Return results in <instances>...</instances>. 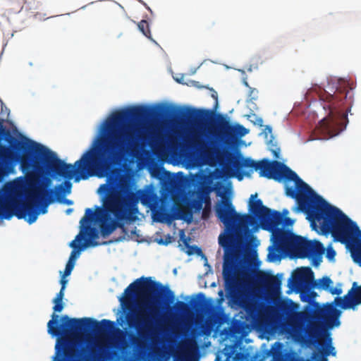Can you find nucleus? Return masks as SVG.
Instances as JSON below:
<instances>
[{
    "label": "nucleus",
    "mask_w": 361,
    "mask_h": 361,
    "mask_svg": "<svg viewBox=\"0 0 361 361\" xmlns=\"http://www.w3.org/2000/svg\"><path fill=\"white\" fill-rule=\"evenodd\" d=\"M140 1L141 3H142V4H143V5H144V6H145L148 10H150L149 7H148L145 3H144V2H143V1H142L141 0H140Z\"/></svg>",
    "instance_id": "obj_50"
},
{
    "label": "nucleus",
    "mask_w": 361,
    "mask_h": 361,
    "mask_svg": "<svg viewBox=\"0 0 361 361\" xmlns=\"http://www.w3.org/2000/svg\"><path fill=\"white\" fill-rule=\"evenodd\" d=\"M259 338H262V339H264V338H270V337H269V336H264V335H262V334H260V335H259Z\"/></svg>",
    "instance_id": "obj_44"
},
{
    "label": "nucleus",
    "mask_w": 361,
    "mask_h": 361,
    "mask_svg": "<svg viewBox=\"0 0 361 361\" xmlns=\"http://www.w3.org/2000/svg\"><path fill=\"white\" fill-rule=\"evenodd\" d=\"M72 184L68 180H65L62 184L56 187L57 192L55 191L56 196L61 193L68 194L71 192Z\"/></svg>",
    "instance_id": "obj_27"
},
{
    "label": "nucleus",
    "mask_w": 361,
    "mask_h": 361,
    "mask_svg": "<svg viewBox=\"0 0 361 361\" xmlns=\"http://www.w3.org/2000/svg\"><path fill=\"white\" fill-rule=\"evenodd\" d=\"M209 212H210V204H207V205L206 204V207L203 209V212H202V217L204 219H206L207 217V215Z\"/></svg>",
    "instance_id": "obj_38"
},
{
    "label": "nucleus",
    "mask_w": 361,
    "mask_h": 361,
    "mask_svg": "<svg viewBox=\"0 0 361 361\" xmlns=\"http://www.w3.org/2000/svg\"><path fill=\"white\" fill-rule=\"evenodd\" d=\"M321 101L324 102V109L329 111L327 117L323 118L319 124V128L330 137L337 135L340 130L341 118H347L346 114L339 109L346 106L349 109L353 102V92L348 86H339L331 94L323 90L319 94Z\"/></svg>",
    "instance_id": "obj_9"
},
{
    "label": "nucleus",
    "mask_w": 361,
    "mask_h": 361,
    "mask_svg": "<svg viewBox=\"0 0 361 361\" xmlns=\"http://www.w3.org/2000/svg\"><path fill=\"white\" fill-rule=\"evenodd\" d=\"M268 145L271 148L273 154L276 157H278V154L279 153V148L277 146V142L275 140L274 135H271L269 139H267Z\"/></svg>",
    "instance_id": "obj_28"
},
{
    "label": "nucleus",
    "mask_w": 361,
    "mask_h": 361,
    "mask_svg": "<svg viewBox=\"0 0 361 361\" xmlns=\"http://www.w3.org/2000/svg\"><path fill=\"white\" fill-rule=\"evenodd\" d=\"M64 278H65V277H63V276L62 277V279H61V281H60V283H61V287H63V286H64V289H65V288H66V283H67V282H68V281H67V280H66Z\"/></svg>",
    "instance_id": "obj_42"
},
{
    "label": "nucleus",
    "mask_w": 361,
    "mask_h": 361,
    "mask_svg": "<svg viewBox=\"0 0 361 361\" xmlns=\"http://www.w3.org/2000/svg\"><path fill=\"white\" fill-rule=\"evenodd\" d=\"M54 313L47 323L48 334L56 338H126V331L115 322L92 317L71 318L59 315L64 304L62 300H53Z\"/></svg>",
    "instance_id": "obj_8"
},
{
    "label": "nucleus",
    "mask_w": 361,
    "mask_h": 361,
    "mask_svg": "<svg viewBox=\"0 0 361 361\" xmlns=\"http://www.w3.org/2000/svg\"><path fill=\"white\" fill-rule=\"evenodd\" d=\"M15 200L0 199V219H10L15 216Z\"/></svg>",
    "instance_id": "obj_22"
},
{
    "label": "nucleus",
    "mask_w": 361,
    "mask_h": 361,
    "mask_svg": "<svg viewBox=\"0 0 361 361\" xmlns=\"http://www.w3.org/2000/svg\"><path fill=\"white\" fill-rule=\"evenodd\" d=\"M215 212L226 231L219 237V243L224 250L222 274L225 290L231 298L238 299L250 284L251 275L245 266V244L237 236L253 224L254 217L237 213L231 200L224 196L216 204Z\"/></svg>",
    "instance_id": "obj_3"
},
{
    "label": "nucleus",
    "mask_w": 361,
    "mask_h": 361,
    "mask_svg": "<svg viewBox=\"0 0 361 361\" xmlns=\"http://www.w3.org/2000/svg\"><path fill=\"white\" fill-rule=\"evenodd\" d=\"M264 286L268 292L279 293L281 286V276L277 274L268 276L264 281Z\"/></svg>",
    "instance_id": "obj_23"
},
{
    "label": "nucleus",
    "mask_w": 361,
    "mask_h": 361,
    "mask_svg": "<svg viewBox=\"0 0 361 361\" xmlns=\"http://www.w3.org/2000/svg\"><path fill=\"white\" fill-rule=\"evenodd\" d=\"M216 118L217 130H209V133L215 137V141L212 142L213 147L205 148L204 150L208 158H213L215 156L220 165L237 173L236 177L239 180L243 178V174L240 171L243 168L252 169L259 171L260 176L268 179L278 181L281 180L283 164L267 159L256 161L250 157H243L240 154H235L223 149L221 145L230 147L237 139L247 134L249 130L242 125L231 124L228 118L221 114H217Z\"/></svg>",
    "instance_id": "obj_5"
},
{
    "label": "nucleus",
    "mask_w": 361,
    "mask_h": 361,
    "mask_svg": "<svg viewBox=\"0 0 361 361\" xmlns=\"http://www.w3.org/2000/svg\"><path fill=\"white\" fill-rule=\"evenodd\" d=\"M283 216L277 211L269 209V212H266L262 219L259 221L262 228L269 231L280 228V226L283 224Z\"/></svg>",
    "instance_id": "obj_18"
},
{
    "label": "nucleus",
    "mask_w": 361,
    "mask_h": 361,
    "mask_svg": "<svg viewBox=\"0 0 361 361\" xmlns=\"http://www.w3.org/2000/svg\"><path fill=\"white\" fill-rule=\"evenodd\" d=\"M220 341V343H223L224 341H226L227 340H224V339H222V340H219Z\"/></svg>",
    "instance_id": "obj_55"
},
{
    "label": "nucleus",
    "mask_w": 361,
    "mask_h": 361,
    "mask_svg": "<svg viewBox=\"0 0 361 361\" xmlns=\"http://www.w3.org/2000/svg\"><path fill=\"white\" fill-rule=\"evenodd\" d=\"M290 343L299 344L304 357H298L295 352L286 353L283 361H324L328 356H335L336 351L332 345L333 340H289ZM289 343V342H286Z\"/></svg>",
    "instance_id": "obj_11"
},
{
    "label": "nucleus",
    "mask_w": 361,
    "mask_h": 361,
    "mask_svg": "<svg viewBox=\"0 0 361 361\" xmlns=\"http://www.w3.org/2000/svg\"><path fill=\"white\" fill-rule=\"evenodd\" d=\"M65 202L67 204H71L73 203V202L70 200H66Z\"/></svg>",
    "instance_id": "obj_49"
},
{
    "label": "nucleus",
    "mask_w": 361,
    "mask_h": 361,
    "mask_svg": "<svg viewBox=\"0 0 361 361\" xmlns=\"http://www.w3.org/2000/svg\"><path fill=\"white\" fill-rule=\"evenodd\" d=\"M86 216V212L85 213V216L81 219L80 224L81 227L83 228V235L80 233L78 234L75 240H73L70 246L73 249H78V252H80L84 250L87 247H97L99 245H105L106 242H103L102 243H99L95 240L99 238V231L98 230L91 226V223L92 221H96L98 223L99 226L100 227V223L99 221L96 219L94 216L90 221H82V219Z\"/></svg>",
    "instance_id": "obj_14"
},
{
    "label": "nucleus",
    "mask_w": 361,
    "mask_h": 361,
    "mask_svg": "<svg viewBox=\"0 0 361 361\" xmlns=\"http://www.w3.org/2000/svg\"><path fill=\"white\" fill-rule=\"evenodd\" d=\"M246 317L247 319L251 320L252 322H257L259 317V309L257 304L247 302H245L243 306Z\"/></svg>",
    "instance_id": "obj_24"
},
{
    "label": "nucleus",
    "mask_w": 361,
    "mask_h": 361,
    "mask_svg": "<svg viewBox=\"0 0 361 361\" xmlns=\"http://www.w3.org/2000/svg\"><path fill=\"white\" fill-rule=\"evenodd\" d=\"M247 355L243 353H237L233 359L235 361H245Z\"/></svg>",
    "instance_id": "obj_32"
},
{
    "label": "nucleus",
    "mask_w": 361,
    "mask_h": 361,
    "mask_svg": "<svg viewBox=\"0 0 361 361\" xmlns=\"http://www.w3.org/2000/svg\"><path fill=\"white\" fill-rule=\"evenodd\" d=\"M212 114L213 112L209 109H191L188 111L187 117L189 120H193L197 123H204Z\"/></svg>",
    "instance_id": "obj_21"
},
{
    "label": "nucleus",
    "mask_w": 361,
    "mask_h": 361,
    "mask_svg": "<svg viewBox=\"0 0 361 361\" xmlns=\"http://www.w3.org/2000/svg\"><path fill=\"white\" fill-rule=\"evenodd\" d=\"M296 243L298 247L296 250L298 256L300 258H309L312 259L313 264L318 266L322 262V255L325 248L322 243L318 240H309L302 237Z\"/></svg>",
    "instance_id": "obj_15"
},
{
    "label": "nucleus",
    "mask_w": 361,
    "mask_h": 361,
    "mask_svg": "<svg viewBox=\"0 0 361 361\" xmlns=\"http://www.w3.org/2000/svg\"><path fill=\"white\" fill-rule=\"evenodd\" d=\"M319 284L322 289L329 290L333 284V281L329 276H324L319 279Z\"/></svg>",
    "instance_id": "obj_29"
},
{
    "label": "nucleus",
    "mask_w": 361,
    "mask_h": 361,
    "mask_svg": "<svg viewBox=\"0 0 361 361\" xmlns=\"http://www.w3.org/2000/svg\"><path fill=\"white\" fill-rule=\"evenodd\" d=\"M283 223L286 226H292L293 224V220L289 217H283Z\"/></svg>",
    "instance_id": "obj_39"
},
{
    "label": "nucleus",
    "mask_w": 361,
    "mask_h": 361,
    "mask_svg": "<svg viewBox=\"0 0 361 361\" xmlns=\"http://www.w3.org/2000/svg\"><path fill=\"white\" fill-rule=\"evenodd\" d=\"M173 292L151 277H142L130 283L120 298L123 314L116 322L122 326L126 324L137 335L131 334L126 338H197L192 336H152L149 334L156 329L166 326L172 321L173 309L178 314H188L190 305L177 301L173 307L168 306L174 302Z\"/></svg>",
    "instance_id": "obj_2"
},
{
    "label": "nucleus",
    "mask_w": 361,
    "mask_h": 361,
    "mask_svg": "<svg viewBox=\"0 0 361 361\" xmlns=\"http://www.w3.org/2000/svg\"><path fill=\"white\" fill-rule=\"evenodd\" d=\"M271 239L273 245L269 247V252L268 258L270 261L273 262L279 259V255L276 252L283 250L287 247H293L296 251L298 247V244L296 243L299 238L302 236L296 235L289 231L284 230L282 228H276L271 231Z\"/></svg>",
    "instance_id": "obj_13"
},
{
    "label": "nucleus",
    "mask_w": 361,
    "mask_h": 361,
    "mask_svg": "<svg viewBox=\"0 0 361 361\" xmlns=\"http://www.w3.org/2000/svg\"><path fill=\"white\" fill-rule=\"evenodd\" d=\"M314 279V272L310 267H301L297 269L292 274L289 281L293 288L301 290L311 285Z\"/></svg>",
    "instance_id": "obj_17"
},
{
    "label": "nucleus",
    "mask_w": 361,
    "mask_h": 361,
    "mask_svg": "<svg viewBox=\"0 0 361 361\" xmlns=\"http://www.w3.org/2000/svg\"><path fill=\"white\" fill-rule=\"evenodd\" d=\"M234 338H239V339H241V338H244L243 336H239V337H235Z\"/></svg>",
    "instance_id": "obj_54"
},
{
    "label": "nucleus",
    "mask_w": 361,
    "mask_h": 361,
    "mask_svg": "<svg viewBox=\"0 0 361 361\" xmlns=\"http://www.w3.org/2000/svg\"><path fill=\"white\" fill-rule=\"evenodd\" d=\"M305 214L313 229L325 235L331 234L335 241L345 244L354 261L361 265V231L355 222L323 197Z\"/></svg>",
    "instance_id": "obj_7"
},
{
    "label": "nucleus",
    "mask_w": 361,
    "mask_h": 361,
    "mask_svg": "<svg viewBox=\"0 0 361 361\" xmlns=\"http://www.w3.org/2000/svg\"><path fill=\"white\" fill-rule=\"evenodd\" d=\"M281 179L294 180L295 187H286V194L296 200L298 209L306 213L322 197L317 194L308 184L298 177L295 172L284 165Z\"/></svg>",
    "instance_id": "obj_12"
},
{
    "label": "nucleus",
    "mask_w": 361,
    "mask_h": 361,
    "mask_svg": "<svg viewBox=\"0 0 361 361\" xmlns=\"http://www.w3.org/2000/svg\"><path fill=\"white\" fill-rule=\"evenodd\" d=\"M257 196V193L251 195L249 202V211L260 221L265 213L269 212V208L264 206L261 200H255Z\"/></svg>",
    "instance_id": "obj_19"
},
{
    "label": "nucleus",
    "mask_w": 361,
    "mask_h": 361,
    "mask_svg": "<svg viewBox=\"0 0 361 361\" xmlns=\"http://www.w3.org/2000/svg\"><path fill=\"white\" fill-rule=\"evenodd\" d=\"M194 142L197 143V144H198V145H200V146H201V145H201V143L198 142L196 140V139H194Z\"/></svg>",
    "instance_id": "obj_53"
},
{
    "label": "nucleus",
    "mask_w": 361,
    "mask_h": 361,
    "mask_svg": "<svg viewBox=\"0 0 361 361\" xmlns=\"http://www.w3.org/2000/svg\"><path fill=\"white\" fill-rule=\"evenodd\" d=\"M64 286L61 288L60 291L56 294L54 298H57V300H62L64 297Z\"/></svg>",
    "instance_id": "obj_37"
},
{
    "label": "nucleus",
    "mask_w": 361,
    "mask_h": 361,
    "mask_svg": "<svg viewBox=\"0 0 361 361\" xmlns=\"http://www.w3.org/2000/svg\"><path fill=\"white\" fill-rule=\"evenodd\" d=\"M332 304L343 310H355L357 305H361V285L358 286L356 282H354L347 294L343 297H336Z\"/></svg>",
    "instance_id": "obj_16"
},
{
    "label": "nucleus",
    "mask_w": 361,
    "mask_h": 361,
    "mask_svg": "<svg viewBox=\"0 0 361 361\" xmlns=\"http://www.w3.org/2000/svg\"><path fill=\"white\" fill-rule=\"evenodd\" d=\"M331 295H340L342 293V289L341 288H331L328 290Z\"/></svg>",
    "instance_id": "obj_33"
},
{
    "label": "nucleus",
    "mask_w": 361,
    "mask_h": 361,
    "mask_svg": "<svg viewBox=\"0 0 361 361\" xmlns=\"http://www.w3.org/2000/svg\"><path fill=\"white\" fill-rule=\"evenodd\" d=\"M275 345H278L279 346H281V345H282L281 343H278V342H276V343H275Z\"/></svg>",
    "instance_id": "obj_56"
},
{
    "label": "nucleus",
    "mask_w": 361,
    "mask_h": 361,
    "mask_svg": "<svg viewBox=\"0 0 361 361\" xmlns=\"http://www.w3.org/2000/svg\"><path fill=\"white\" fill-rule=\"evenodd\" d=\"M180 239L183 240L185 246L188 248V250L187 252L188 255H192L194 253V251H195V252L198 255L202 252V250L200 247H198L195 245H194V246L189 245L190 238L185 237L184 235V233L183 231H182V234L180 235Z\"/></svg>",
    "instance_id": "obj_25"
},
{
    "label": "nucleus",
    "mask_w": 361,
    "mask_h": 361,
    "mask_svg": "<svg viewBox=\"0 0 361 361\" xmlns=\"http://www.w3.org/2000/svg\"><path fill=\"white\" fill-rule=\"evenodd\" d=\"M259 121H260V123H259V125H260V126H262V118H260V119H259Z\"/></svg>",
    "instance_id": "obj_57"
},
{
    "label": "nucleus",
    "mask_w": 361,
    "mask_h": 361,
    "mask_svg": "<svg viewBox=\"0 0 361 361\" xmlns=\"http://www.w3.org/2000/svg\"><path fill=\"white\" fill-rule=\"evenodd\" d=\"M23 202L15 200V216L19 219H26L30 224L36 221L39 213L47 212L48 206L56 197L54 189L45 188L42 185L27 189Z\"/></svg>",
    "instance_id": "obj_10"
},
{
    "label": "nucleus",
    "mask_w": 361,
    "mask_h": 361,
    "mask_svg": "<svg viewBox=\"0 0 361 361\" xmlns=\"http://www.w3.org/2000/svg\"><path fill=\"white\" fill-rule=\"evenodd\" d=\"M204 345H205L206 346H209V345H211V342H210L209 341H208V342H207V343H204Z\"/></svg>",
    "instance_id": "obj_51"
},
{
    "label": "nucleus",
    "mask_w": 361,
    "mask_h": 361,
    "mask_svg": "<svg viewBox=\"0 0 361 361\" xmlns=\"http://www.w3.org/2000/svg\"><path fill=\"white\" fill-rule=\"evenodd\" d=\"M255 93H256V94H257V91L255 89H252V90H251V91H250V95H252V94H255Z\"/></svg>",
    "instance_id": "obj_47"
},
{
    "label": "nucleus",
    "mask_w": 361,
    "mask_h": 361,
    "mask_svg": "<svg viewBox=\"0 0 361 361\" xmlns=\"http://www.w3.org/2000/svg\"><path fill=\"white\" fill-rule=\"evenodd\" d=\"M336 255V252L332 249H329L327 250V257L329 259H333Z\"/></svg>",
    "instance_id": "obj_40"
},
{
    "label": "nucleus",
    "mask_w": 361,
    "mask_h": 361,
    "mask_svg": "<svg viewBox=\"0 0 361 361\" xmlns=\"http://www.w3.org/2000/svg\"><path fill=\"white\" fill-rule=\"evenodd\" d=\"M266 139H268V135H272V128L269 126H266L264 130Z\"/></svg>",
    "instance_id": "obj_35"
},
{
    "label": "nucleus",
    "mask_w": 361,
    "mask_h": 361,
    "mask_svg": "<svg viewBox=\"0 0 361 361\" xmlns=\"http://www.w3.org/2000/svg\"><path fill=\"white\" fill-rule=\"evenodd\" d=\"M298 305L292 300H280L268 310L280 319H288L290 325L305 332V336L292 335L286 338H331V330L341 324V311L333 304H326L316 310L296 312Z\"/></svg>",
    "instance_id": "obj_6"
},
{
    "label": "nucleus",
    "mask_w": 361,
    "mask_h": 361,
    "mask_svg": "<svg viewBox=\"0 0 361 361\" xmlns=\"http://www.w3.org/2000/svg\"><path fill=\"white\" fill-rule=\"evenodd\" d=\"M139 30L148 39L153 40L151 36L149 23L145 20H142L137 25Z\"/></svg>",
    "instance_id": "obj_26"
},
{
    "label": "nucleus",
    "mask_w": 361,
    "mask_h": 361,
    "mask_svg": "<svg viewBox=\"0 0 361 361\" xmlns=\"http://www.w3.org/2000/svg\"><path fill=\"white\" fill-rule=\"evenodd\" d=\"M178 216L176 218L178 219H185L187 217L190 219L192 217L191 212L188 209L185 207L180 208L178 209Z\"/></svg>",
    "instance_id": "obj_30"
},
{
    "label": "nucleus",
    "mask_w": 361,
    "mask_h": 361,
    "mask_svg": "<svg viewBox=\"0 0 361 361\" xmlns=\"http://www.w3.org/2000/svg\"><path fill=\"white\" fill-rule=\"evenodd\" d=\"M197 297L201 299V300H204V295L203 293H200L198 294Z\"/></svg>",
    "instance_id": "obj_45"
},
{
    "label": "nucleus",
    "mask_w": 361,
    "mask_h": 361,
    "mask_svg": "<svg viewBox=\"0 0 361 361\" xmlns=\"http://www.w3.org/2000/svg\"><path fill=\"white\" fill-rule=\"evenodd\" d=\"M221 312L219 311V310H215L214 311H213L212 312V314H211V317L214 319V320H218L221 315Z\"/></svg>",
    "instance_id": "obj_34"
},
{
    "label": "nucleus",
    "mask_w": 361,
    "mask_h": 361,
    "mask_svg": "<svg viewBox=\"0 0 361 361\" xmlns=\"http://www.w3.org/2000/svg\"><path fill=\"white\" fill-rule=\"evenodd\" d=\"M199 305V302L196 300H192V305L196 307Z\"/></svg>",
    "instance_id": "obj_43"
},
{
    "label": "nucleus",
    "mask_w": 361,
    "mask_h": 361,
    "mask_svg": "<svg viewBox=\"0 0 361 361\" xmlns=\"http://www.w3.org/2000/svg\"><path fill=\"white\" fill-rule=\"evenodd\" d=\"M212 97H214L216 101H217V93L216 92H214V93L212 94Z\"/></svg>",
    "instance_id": "obj_48"
},
{
    "label": "nucleus",
    "mask_w": 361,
    "mask_h": 361,
    "mask_svg": "<svg viewBox=\"0 0 361 361\" xmlns=\"http://www.w3.org/2000/svg\"><path fill=\"white\" fill-rule=\"evenodd\" d=\"M157 115V110L144 106L116 111L105 121L100 135L74 165L65 163L44 145L34 141L29 145L4 129L10 146H0V171L3 164L19 162L27 189L40 185L47 188L51 182L49 176L68 180L75 176V182L86 180L137 152L147 142L157 143L159 135L148 131L141 123Z\"/></svg>",
    "instance_id": "obj_1"
},
{
    "label": "nucleus",
    "mask_w": 361,
    "mask_h": 361,
    "mask_svg": "<svg viewBox=\"0 0 361 361\" xmlns=\"http://www.w3.org/2000/svg\"><path fill=\"white\" fill-rule=\"evenodd\" d=\"M75 266L74 262H68L65 270L63 271V277H66L69 276L71 274V271H73Z\"/></svg>",
    "instance_id": "obj_31"
},
{
    "label": "nucleus",
    "mask_w": 361,
    "mask_h": 361,
    "mask_svg": "<svg viewBox=\"0 0 361 361\" xmlns=\"http://www.w3.org/2000/svg\"><path fill=\"white\" fill-rule=\"evenodd\" d=\"M72 210H73L72 209H68L66 210V213H67V214H70V213L72 212Z\"/></svg>",
    "instance_id": "obj_52"
},
{
    "label": "nucleus",
    "mask_w": 361,
    "mask_h": 361,
    "mask_svg": "<svg viewBox=\"0 0 361 361\" xmlns=\"http://www.w3.org/2000/svg\"><path fill=\"white\" fill-rule=\"evenodd\" d=\"M76 258V251L74 250L71 252V256L68 262H74Z\"/></svg>",
    "instance_id": "obj_41"
},
{
    "label": "nucleus",
    "mask_w": 361,
    "mask_h": 361,
    "mask_svg": "<svg viewBox=\"0 0 361 361\" xmlns=\"http://www.w3.org/2000/svg\"><path fill=\"white\" fill-rule=\"evenodd\" d=\"M324 361H328V358L326 360H324Z\"/></svg>",
    "instance_id": "obj_58"
},
{
    "label": "nucleus",
    "mask_w": 361,
    "mask_h": 361,
    "mask_svg": "<svg viewBox=\"0 0 361 361\" xmlns=\"http://www.w3.org/2000/svg\"><path fill=\"white\" fill-rule=\"evenodd\" d=\"M102 187L108 190L103 200V208L97 207L95 212L86 209V216L82 221H90L94 216L100 223V233L104 238L117 228L123 229L124 221H135L140 202L148 206L153 201L151 192L137 190L132 179L126 176L119 178L114 190H109L106 185Z\"/></svg>",
    "instance_id": "obj_4"
},
{
    "label": "nucleus",
    "mask_w": 361,
    "mask_h": 361,
    "mask_svg": "<svg viewBox=\"0 0 361 361\" xmlns=\"http://www.w3.org/2000/svg\"><path fill=\"white\" fill-rule=\"evenodd\" d=\"M231 341H233V343L235 345H237V344L241 345L243 343H245L246 344L250 343L252 342L253 340H231Z\"/></svg>",
    "instance_id": "obj_36"
},
{
    "label": "nucleus",
    "mask_w": 361,
    "mask_h": 361,
    "mask_svg": "<svg viewBox=\"0 0 361 361\" xmlns=\"http://www.w3.org/2000/svg\"><path fill=\"white\" fill-rule=\"evenodd\" d=\"M171 243V236H168V240H166L163 244L167 245L168 243Z\"/></svg>",
    "instance_id": "obj_46"
},
{
    "label": "nucleus",
    "mask_w": 361,
    "mask_h": 361,
    "mask_svg": "<svg viewBox=\"0 0 361 361\" xmlns=\"http://www.w3.org/2000/svg\"><path fill=\"white\" fill-rule=\"evenodd\" d=\"M204 203L207 205L211 203L209 191L207 188H201L197 192V197L191 201L190 206L195 212H200Z\"/></svg>",
    "instance_id": "obj_20"
}]
</instances>
